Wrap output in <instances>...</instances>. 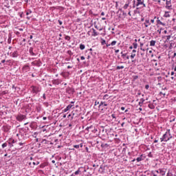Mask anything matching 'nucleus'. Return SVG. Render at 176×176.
I'll return each instance as SVG.
<instances>
[{"instance_id": "nucleus-27", "label": "nucleus", "mask_w": 176, "mask_h": 176, "mask_svg": "<svg viewBox=\"0 0 176 176\" xmlns=\"http://www.w3.org/2000/svg\"><path fill=\"white\" fill-rule=\"evenodd\" d=\"M170 38H171V36H170V35L167 36H166L167 41H170Z\"/></svg>"}, {"instance_id": "nucleus-55", "label": "nucleus", "mask_w": 176, "mask_h": 176, "mask_svg": "<svg viewBox=\"0 0 176 176\" xmlns=\"http://www.w3.org/2000/svg\"><path fill=\"white\" fill-rule=\"evenodd\" d=\"M70 116H71V114H69L68 116H67V118H70Z\"/></svg>"}, {"instance_id": "nucleus-45", "label": "nucleus", "mask_w": 176, "mask_h": 176, "mask_svg": "<svg viewBox=\"0 0 176 176\" xmlns=\"http://www.w3.org/2000/svg\"><path fill=\"white\" fill-rule=\"evenodd\" d=\"M135 52H137L135 50H133V53H135Z\"/></svg>"}, {"instance_id": "nucleus-35", "label": "nucleus", "mask_w": 176, "mask_h": 176, "mask_svg": "<svg viewBox=\"0 0 176 176\" xmlns=\"http://www.w3.org/2000/svg\"><path fill=\"white\" fill-rule=\"evenodd\" d=\"M105 14V13H104V12H102V13H101V16H104Z\"/></svg>"}, {"instance_id": "nucleus-38", "label": "nucleus", "mask_w": 176, "mask_h": 176, "mask_svg": "<svg viewBox=\"0 0 176 176\" xmlns=\"http://www.w3.org/2000/svg\"><path fill=\"white\" fill-rule=\"evenodd\" d=\"M19 145L21 146L23 145V143L20 142V143H19Z\"/></svg>"}, {"instance_id": "nucleus-18", "label": "nucleus", "mask_w": 176, "mask_h": 176, "mask_svg": "<svg viewBox=\"0 0 176 176\" xmlns=\"http://www.w3.org/2000/svg\"><path fill=\"white\" fill-rule=\"evenodd\" d=\"M6 146H8V144L4 143L2 144V148H6Z\"/></svg>"}, {"instance_id": "nucleus-28", "label": "nucleus", "mask_w": 176, "mask_h": 176, "mask_svg": "<svg viewBox=\"0 0 176 176\" xmlns=\"http://www.w3.org/2000/svg\"><path fill=\"white\" fill-rule=\"evenodd\" d=\"M161 142H163V141H165L164 137L160 138Z\"/></svg>"}, {"instance_id": "nucleus-49", "label": "nucleus", "mask_w": 176, "mask_h": 176, "mask_svg": "<svg viewBox=\"0 0 176 176\" xmlns=\"http://www.w3.org/2000/svg\"><path fill=\"white\" fill-rule=\"evenodd\" d=\"M171 75H172V76L174 75V72H171Z\"/></svg>"}, {"instance_id": "nucleus-61", "label": "nucleus", "mask_w": 176, "mask_h": 176, "mask_svg": "<svg viewBox=\"0 0 176 176\" xmlns=\"http://www.w3.org/2000/svg\"><path fill=\"white\" fill-rule=\"evenodd\" d=\"M27 19H28V20H30V17L29 16H28Z\"/></svg>"}, {"instance_id": "nucleus-17", "label": "nucleus", "mask_w": 176, "mask_h": 176, "mask_svg": "<svg viewBox=\"0 0 176 176\" xmlns=\"http://www.w3.org/2000/svg\"><path fill=\"white\" fill-rule=\"evenodd\" d=\"M98 34L96 32V30H94V36H97Z\"/></svg>"}, {"instance_id": "nucleus-56", "label": "nucleus", "mask_w": 176, "mask_h": 176, "mask_svg": "<svg viewBox=\"0 0 176 176\" xmlns=\"http://www.w3.org/2000/svg\"><path fill=\"white\" fill-rule=\"evenodd\" d=\"M52 163H56V161H54V160H52Z\"/></svg>"}, {"instance_id": "nucleus-57", "label": "nucleus", "mask_w": 176, "mask_h": 176, "mask_svg": "<svg viewBox=\"0 0 176 176\" xmlns=\"http://www.w3.org/2000/svg\"><path fill=\"white\" fill-rule=\"evenodd\" d=\"M26 14H27V16H28V14H30V12H27Z\"/></svg>"}, {"instance_id": "nucleus-12", "label": "nucleus", "mask_w": 176, "mask_h": 176, "mask_svg": "<svg viewBox=\"0 0 176 176\" xmlns=\"http://www.w3.org/2000/svg\"><path fill=\"white\" fill-rule=\"evenodd\" d=\"M80 49L81 50H85V45L81 44V45H80Z\"/></svg>"}, {"instance_id": "nucleus-19", "label": "nucleus", "mask_w": 176, "mask_h": 176, "mask_svg": "<svg viewBox=\"0 0 176 176\" xmlns=\"http://www.w3.org/2000/svg\"><path fill=\"white\" fill-rule=\"evenodd\" d=\"M80 145L79 144H77V145H74V148H76V149H78V148H80Z\"/></svg>"}, {"instance_id": "nucleus-43", "label": "nucleus", "mask_w": 176, "mask_h": 176, "mask_svg": "<svg viewBox=\"0 0 176 176\" xmlns=\"http://www.w3.org/2000/svg\"><path fill=\"white\" fill-rule=\"evenodd\" d=\"M164 34H167V30L164 31Z\"/></svg>"}, {"instance_id": "nucleus-32", "label": "nucleus", "mask_w": 176, "mask_h": 176, "mask_svg": "<svg viewBox=\"0 0 176 176\" xmlns=\"http://www.w3.org/2000/svg\"><path fill=\"white\" fill-rule=\"evenodd\" d=\"M80 59H81V60H85V56H81V57H80Z\"/></svg>"}, {"instance_id": "nucleus-46", "label": "nucleus", "mask_w": 176, "mask_h": 176, "mask_svg": "<svg viewBox=\"0 0 176 176\" xmlns=\"http://www.w3.org/2000/svg\"><path fill=\"white\" fill-rule=\"evenodd\" d=\"M80 148H82L83 146V144H80Z\"/></svg>"}, {"instance_id": "nucleus-64", "label": "nucleus", "mask_w": 176, "mask_h": 176, "mask_svg": "<svg viewBox=\"0 0 176 176\" xmlns=\"http://www.w3.org/2000/svg\"><path fill=\"white\" fill-rule=\"evenodd\" d=\"M153 176H157V175H156V174H154V175Z\"/></svg>"}, {"instance_id": "nucleus-24", "label": "nucleus", "mask_w": 176, "mask_h": 176, "mask_svg": "<svg viewBox=\"0 0 176 176\" xmlns=\"http://www.w3.org/2000/svg\"><path fill=\"white\" fill-rule=\"evenodd\" d=\"M142 102H139L140 107H141L142 105V102H144V99H142Z\"/></svg>"}, {"instance_id": "nucleus-4", "label": "nucleus", "mask_w": 176, "mask_h": 176, "mask_svg": "<svg viewBox=\"0 0 176 176\" xmlns=\"http://www.w3.org/2000/svg\"><path fill=\"white\" fill-rule=\"evenodd\" d=\"M72 108V104H69L64 110L63 112H68L69 109Z\"/></svg>"}, {"instance_id": "nucleus-36", "label": "nucleus", "mask_w": 176, "mask_h": 176, "mask_svg": "<svg viewBox=\"0 0 176 176\" xmlns=\"http://www.w3.org/2000/svg\"><path fill=\"white\" fill-rule=\"evenodd\" d=\"M142 5H143L144 8L146 7V6L145 5V3H144V2H143V4H142Z\"/></svg>"}, {"instance_id": "nucleus-16", "label": "nucleus", "mask_w": 176, "mask_h": 176, "mask_svg": "<svg viewBox=\"0 0 176 176\" xmlns=\"http://www.w3.org/2000/svg\"><path fill=\"white\" fill-rule=\"evenodd\" d=\"M111 45V46H115V45H116V41H112Z\"/></svg>"}, {"instance_id": "nucleus-47", "label": "nucleus", "mask_w": 176, "mask_h": 176, "mask_svg": "<svg viewBox=\"0 0 176 176\" xmlns=\"http://www.w3.org/2000/svg\"><path fill=\"white\" fill-rule=\"evenodd\" d=\"M72 124H69V127H72Z\"/></svg>"}, {"instance_id": "nucleus-42", "label": "nucleus", "mask_w": 176, "mask_h": 176, "mask_svg": "<svg viewBox=\"0 0 176 176\" xmlns=\"http://www.w3.org/2000/svg\"><path fill=\"white\" fill-rule=\"evenodd\" d=\"M122 57H126V54H122Z\"/></svg>"}, {"instance_id": "nucleus-63", "label": "nucleus", "mask_w": 176, "mask_h": 176, "mask_svg": "<svg viewBox=\"0 0 176 176\" xmlns=\"http://www.w3.org/2000/svg\"><path fill=\"white\" fill-rule=\"evenodd\" d=\"M129 49H133V47L131 46V47H129Z\"/></svg>"}, {"instance_id": "nucleus-1", "label": "nucleus", "mask_w": 176, "mask_h": 176, "mask_svg": "<svg viewBox=\"0 0 176 176\" xmlns=\"http://www.w3.org/2000/svg\"><path fill=\"white\" fill-rule=\"evenodd\" d=\"M164 140H165V142H167V141H169L170 138H173V136H171V134H170V131L168 132H166L165 134H164Z\"/></svg>"}, {"instance_id": "nucleus-3", "label": "nucleus", "mask_w": 176, "mask_h": 176, "mask_svg": "<svg viewBox=\"0 0 176 176\" xmlns=\"http://www.w3.org/2000/svg\"><path fill=\"white\" fill-rule=\"evenodd\" d=\"M166 5V9H170V8H171V1L167 0Z\"/></svg>"}, {"instance_id": "nucleus-11", "label": "nucleus", "mask_w": 176, "mask_h": 176, "mask_svg": "<svg viewBox=\"0 0 176 176\" xmlns=\"http://www.w3.org/2000/svg\"><path fill=\"white\" fill-rule=\"evenodd\" d=\"M133 46L134 49H137V47L138 46V44H137V43H133Z\"/></svg>"}, {"instance_id": "nucleus-25", "label": "nucleus", "mask_w": 176, "mask_h": 176, "mask_svg": "<svg viewBox=\"0 0 176 176\" xmlns=\"http://www.w3.org/2000/svg\"><path fill=\"white\" fill-rule=\"evenodd\" d=\"M101 43H102V45H105L107 43H106L105 40H102Z\"/></svg>"}, {"instance_id": "nucleus-7", "label": "nucleus", "mask_w": 176, "mask_h": 176, "mask_svg": "<svg viewBox=\"0 0 176 176\" xmlns=\"http://www.w3.org/2000/svg\"><path fill=\"white\" fill-rule=\"evenodd\" d=\"M138 3H137V6H138L139 5H144V0H137Z\"/></svg>"}, {"instance_id": "nucleus-44", "label": "nucleus", "mask_w": 176, "mask_h": 176, "mask_svg": "<svg viewBox=\"0 0 176 176\" xmlns=\"http://www.w3.org/2000/svg\"><path fill=\"white\" fill-rule=\"evenodd\" d=\"M63 118H67V115L65 114V115L63 116Z\"/></svg>"}, {"instance_id": "nucleus-2", "label": "nucleus", "mask_w": 176, "mask_h": 176, "mask_svg": "<svg viewBox=\"0 0 176 176\" xmlns=\"http://www.w3.org/2000/svg\"><path fill=\"white\" fill-rule=\"evenodd\" d=\"M39 88L36 87H33L32 88V92L34 93V94H36V93L39 92Z\"/></svg>"}, {"instance_id": "nucleus-37", "label": "nucleus", "mask_w": 176, "mask_h": 176, "mask_svg": "<svg viewBox=\"0 0 176 176\" xmlns=\"http://www.w3.org/2000/svg\"><path fill=\"white\" fill-rule=\"evenodd\" d=\"M128 14H129V16H131V12L129 11V12H128Z\"/></svg>"}, {"instance_id": "nucleus-20", "label": "nucleus", "mask_w": 176, "mask_h": 176, "mask_svg": "<svg viewBox=\"0 0 176 176\" xmlns=\"http://www.w3.org/2000/svg\"><path fill=\"white\" fill-rule=\"evenodd\" d=\"M79 173H80V170L78 169L77 171L75 172V175H78Z\"/></svg>"}, {"instance_id": "nucleus-60", "label": "nucleus", "mask_w": 176, "mask_h": 176, "mask_svg": "<svg viewBox=\"0 0 176 176\" xmlns=\"http://www.w3.org/2000/svg\"><path fill=\"white\" fill-rule=\"evenodd\" d=\"M33 164H34V166H35V164H36L35 162H33Z\"/></svg>"}, {"instance_id": "nucleus-54", "label": "nucleus", "mask_w": 176, "mask_h": 176, "mask_svg": "<svg viewBox=\"0 0 176 176\" xmlns=\"http://www.w3.org/2000/svg\"><path fill=\"white\" fill-rule=\"evenodd\" d=\"M67 68H72V67H71V66H67Z\"/></svg>"}, {"instance_id": "nucleus-31", "label": "nucleus", "mask_w": 176, "mask_h": 176, "mask_svg": "<svg viewBox=\"0 0 176 176\" xmlns=\"http://www.w3.org/2000/svg\"><path fill=\"white\" fill-rule=\"evenodd\" d=\"M151 22L153 23H155V19H151Z\"/></svg>"}, {"instance_id": "nucleus-5", "label": "nucleus", "mask_w": 176, "mask_h": 176, "mask_svg": "<svg viewBox=\"0 0 176 176\" xmlns=\"http://www.w3.org/2000/svg\"><path fill=\"white\" fill-rule=\"evenodd\" d=\"M107 105H108V104H107V103H105L104 102H101L99 105V108L101 109V108H102V107H107Z\"/></svg>"}, {"instance_id": "nucleus-50", "label": "nucleus", "mask_w": 176, "mask_h": 176, "mask_svg": "<svg viewBox=\"0 0 176 176\" xmlns=\"http://www.w3.org/2000/svg\"><path fill=\"white\" fill-rule=\"evenodd\" d=\"M129 58H130V57L129 56H126V59L129 60Z\"/></svg>"}, {"instance_id": "nucleus-29", "label": "nucleus", "mask_w": 176, "mask_h": 176, "mask_svg": "<svg viewBox=\"0 0 176 176\" xmlns=\"http://www.w3.org/2000/svg\"><path fill=\"white\" fill-rule=\"evenodd\" d=\"M58 23H59L60 25H63V22L61 21L58 20Z\"/></svg>"}, {"instance_id": "nucleus-6", "label": "nucleus", "mask_w": 176, "mask_h": 176, "mask_svg": "<svg viewBox=\"0 0 176 176\" xmlns=\"http://www.w3.org/2000/svg\"><path fill=\"white\" fill-rule=\"evenodd\" d=\"M144 25L145 27H149V25H151V23L149 22V19H146V22L144 23Z\"/></svg>"}, {"instance_id": "nucleus-14", "label": "nucleus", "mask_w": 176, "mask_h": 176, "mask_svg": "<svg viewBox=\"0 0 176 176\" xmlns=\"http://www.w3.org/2000/svg\"><path fill=\"white\" fill-rule=\"evenodd\" d=\"M123 68H124V66H118L117 67V69H123Z\"/></svg>"}, {"instance_id": "nucleus-26", "label": "nucleus", "mask_w": 176, "mask_h": 176, "mask_svg": "<svg viewBox=\"0 0 176 176\" xmlns=\"http://www.w3.org/2000/svg\"><path fill=\"white\" fill-rule=\"evenodd\" d=\"M134 57H135V54H132L131 55V58H134Z\"/></svg>"}, {"instance_id": "nucleus-13", "label": "nucleus", "mask_w": 176, "mask_h": 176, "mask_svg": "<svg viewBox=\"0 0 176 176\" xmlns=\"http://www.w3.org/2000/svg\"><path fill=\"white\" fill-rule=\"evenodd\" d=\"M140 50H142L143 52H145V49H143L142 46H144V44L143 43H140Z\"/></svg>"}, {"instance_id": "nucleus-51", "label": "nucleus", "mask_w": 176, "mask_h": 176, "mask_svg": "<svg viewBox=\"0 0 176 176\" xmlns=\"http://www.w3.org/2000/svg\"><path fill=\"white\" fill-rule=\"evenodd\" d=\"M107 97H108V96H107V95H105V96H104V98H107Z\"/></svg>"}, {"instance_id": "nucleus-52", "label": "nucleus", "mask_w": 176, "mask_h": 176, "mask_svg": "<svg viewBox=\"0 0 176 176\" xmlns=\"http://www.w3.org/2000/svg\"><path fill=\"white\" fill-rule=\"evenodd\" d=\"M154 142H158V140H155L154 141Z\"/></svg>"}, {"instance_id": "nucleus-10", "label": "nucleus", "mask_w": 176, "mask_h": 176, "mask_svg": "<svg viewBox=\"0 0 176 176\" xmlns=\"http://www.w3.org/2000/svg\"><path fill=\"white\" fill-rule=\"evenodd\" d=\"M160 174L163 176L166 175V173L162 170H160Z\"/></svg>"}, {"instance_id": "nucleus-30", "label": "nucleus", "mask_w": 176, "mask_h": 176, "mask_svg": "<svg viewBox=\"0 0 176 176\" xmlns=\"http://www.w3.org/2000/svg\"><path fill=\"white\" fill-rule=\"evenodd\" d=\"M155 173H157V174H160V170H155Z\"/></svg>"}, {"instance_id": "nucleus-41", "label": "nucleus", "mask_w": 176, "mask_h": 176, "mask_svg": "<svg viewBox=\"0 0 176 176\" xmlns=\"http://www.w3.org/2000/svg\"><path fill=\"white\" fill-rule=\"evenodd\" d=\"M43 120H46L47 118H46V117H43Z\"/></svg>"}, {"instance_id": "nucleus-48", "label": "nucleus", "mask_w": 176, "mask_h": 176, "mask_svg": "<svg viewBox=\"0 0 176 176\" xmlns=\"http://www.w3.org/2000/svg\"><path fill=\"white\" fill-rule=\"evenodd\" d=\"M1 63H5V60H1Z\"/></svg>"}, {"instance_id": "nucleus-59", "label": "nucleus", "mask_w": 176, "mask_h": 176, "mask_svg": "<svg viewBox=\"0 0 176 176\" xmlns=\"http://www.w3.org/2000/svg\"><path fill=\"white\" fill-rule=\"evenodd\" d=\"M124 124V122H122V126H123Z\"/></svg>"}, {"instance_id": "nucleus-34", "label": "nucleus", "mask_w": 176, "mask_h": 176, "mask_svg": "<svg viewBox=\"0 0 176 176\" xmlns=\"http://www.w3.org/2000/svg\"><path fill=\"white\" fill-rule=\"evenodd\" d=\"M160 94H163V96H166V94H163V92H160Z\"/></svg>"}, {"instance_id": "nucleus-40", "label": "nucleus", "mask_w": 176, "mask_h": 176, "mask_svg": "<svg viewBox=\"0 0 176 176\" xmlns=\"http://www.w3.org/2000/svg\"><path fill=\"white\" fill-rule=\"evenodd\" d=\"M122 111H124V107H121Z\"/></svg>"}, {"instance_id": "nucleus-39", "label": "nucleus", "mask_w": 176, "mask_h": 176, "mask_svg": "<svg viewBox=\"0 0 176 176\" xmlns=\"http://www.w3.org/2000/svg\"><path fill=\"white\" fill-rule=\"evenodd\" d=\"M116 53H119V50H116Z\"/></svg>"}, {"instance_id": "nucleus-53", "label": "nucleus", "mask_w": 176, "mask_h": 176, "mask_svg": "<svg viewBox=\"0 0 176 176\" xmlns=\"http://www.w3.org/2000/svg\"><path fill=\"white\" fill-rule=\"evenodd\" d=\"M30 39H32V35H31V36H30Z\"/></svg>"}, {"instance_id": "nucleus-33", "label": "nucleus", "mask_w": 176, "mask_h": 176, "mask_svg": "<svg viewBox=\"0 0 176 176\" xmlns=\"http://www.w3.org/2000/svg\"><path fill=\"white\" fill-rule=\"evenodd\" d=\"M145 87H146V89H149V85H146Z\"/></svg>"}, {"instance_id": "nucleus-22", "label": "nucleus", "mask_w": 176, "mask_h": 176, "mask_svg": "<svg viewBox=\"0 0 176 176\" xmlns=\"http://www.w3.org/2000/svg\"><path fill=\"white\" fill-rule=\"evenodd\" d=\"M137 162H141V160H142V157H138L136 159Z\"/></svg>"}, {"instance_id": "nucleus-21", "label": "nucleus", "mask_w": 176, "mask_h": 176, "mask_svg": "<svg viewBox=\"0 0 176 176\" xmlns=\"http://www.w3.org/2000/svg\"><path fill=\"white\" fill-rule=\"evenodd\" d=\"M166 17H170V14H168V12H165Z\"/></svg>"}, {"instance_id": "nucleus-8", "label": "nucleus", "mask_w": 176, "mask_h": 176, "mask_svg": "<svg viewBox=\"0 0 176 176\" xmlns=\"http://www.w3.org/2000/svg\"><path fill=\"white\" fill-rule=\"evenodd\" d=\"M157 24H160L161 25H166V23L160 21V20L159 19V18H157Z\"/></svg>"}, {"instance_id": "nucleus-9", "label": "nucleus", "mask_w": 176, "mask_h": 176, "mask_svg": "<svg viewBox=\"0 0 176 176\" xmlns=\"http://www.w3.org/2000/svg\"><path fill=\"white\" fill-rule=\"evenodd\" d=\"M155 43H156L155 41H151L150 42V46H155Z\"/></svg>"}, {"instance_id": "nucleus-62", "label": "nucleus", "mask_w": 176, "mask_h": 176, "mask_svg": "<svg viewBox=\"0 0 176 176\" xmlns=\"http://www.w3.org/2000/svg\"><path fill=\"white\" fill-rule=\"evenodd\" d=\"M149 53H152V50H150V51H149Z\"/></svg>"}, {"instance_id": "nucleus-15", "label": "nucleus", "mask_w": 176, "mask_h": 176, "mask_svg": "<svg viewBox=\"0 0 176 176\" xmlns=\"http://www.w3.org/2000/svg\"><path fill=\"white\" fill-rule=\"evenodd\" d=\"M65 38L66 39V41H70L71 37H69V36H66Z\"/></svg>"}, {"instance_id": "nucleus-23", "label": "nucleus", "mask_w": 176, "mask_h": 176, "mask_svg": "<svg viewBox=\"0 0 176 176\" xmlns=\"http://www.w3.org/2000/svg\"><path fill=\"white\" fill-rule=\"evenodd\" d=\"M129 8V4H125L124 6V9H127Z\"/></svg>"}, {"instance_id": "nucleus-58", "label": "nucleus", "mask_w": 176, "mask_h": 176, "mask_svg": "<svg viewBox=\"0 0 176 176\" xmlns=\"http://www.w3.org/2000/svg\"><path fill=\"white\" fill-rule=\"evenodd\" d=\"M102 20H106V19L105 18H102Z\"/></svg>"}]
</instances>
